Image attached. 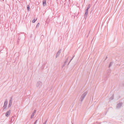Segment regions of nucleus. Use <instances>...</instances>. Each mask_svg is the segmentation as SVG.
<instances>
[{
  "label": "nucleus",
  "instance_id": "1",
  "mask_svg": "<svg viewBox=\"0 0 124 124\" xmlns=\"http://www.w3.org/2000/svg\"><path fill=\"white\" fill-rule=\"evenodd\" d=\"M111 71V70L110 69H108L107 70L106 75L104 77V78L105 79V80H106L109 77V76L110 73Z\"/></svg>",
  "mask_w": 124,
  "mask_h": 124
},
{
  "label": "nucleus",
  "instance_id": "2",
  "mask_svg": "<svg viewBox=\"0 0 124 124\" xmlns=\"http://www.w3.org/2000/svg\"><path fill=\"white\" fill-rule=\"evenodd\" d=\"M87 91H86L83 94L81 95L80 98V101L81 102L83 101L84 98L87 95Z\"/></svg>",
  "mask_w": 124,
  "mask_h": 124
},
{
  "label": "nucleus",
  "instance_id": "3",
  "mask_svg": "<svg viewBox=\"0 0 124 124\" xmlns=\"http://www.w3.org/2000/svg\"><path fill=\"white\" fill-rule=\"evenodd\" d=\"M42 85V82L40 81H38L37 84V87L39 89H40Z\"/></svg>",
  "mask_w": 124,
  "mask_h": 124
},
{
  "label": "nucleus",
  "instance_id": "4",
  "mask_svg": "<svg viewBox=\"0 0 124 124\" xmlns=\"http://www.w3.org/2000/svg\"><path fill=\"white\" fill-rule=\"evenodd\" d=\"M62 51V49H60L57 52V53L56 55V57L57 58V57H58L59 56V55L60 54L61 52Z\"/></svg>",
  "mask_w": 124,
  "mask_h": 124
},
{
  "label": "nucleus",
  "instance_id": "5",
  "mask_svg": "<svg viewBox=\"0 0 124 124\" xmlns=\"http://www.w3.org/2000/svg\"><path fill=\"white\" fill-rule=\"evenodd\" d=\"M122 105V104L121 103H119L116 106V108L117 109H119L121 107Z\"/></svg>",
  "mask_w": 124,
  "mask_h": 124
},
{
  "label": "nucleus",
  "instance_id": "6",
  "mask_svg": "<svg viewBox=\"0 0 124 124\" xmlns=\"http://www.w3.org/2000/svg\"><path fill=\"white\" fill-rule=\"evenodd\" d=\"M11 113V110H9V111L7 112L5 114V116H8L10 115Z\"/></svg>",
  "mask_w": 124,
  "mask_h": 124
},
{
  "label": "nucleus",
  "instance_id": "7",
  "mask_svg": "<svg viewBox=\"0 0 124 124\" xmlns=\"http://www.w3.org/2000/svg\"><path fill=\"white\" fill-rule=\"evenodd\" d=\"M43 5L44 7L46 5V0H43Z\"/></svg>",
  "mask_w": 124,
  "mask_h": 124
},
{
  "label": "nucleus",
  "instance_id": "8",
  "mask_svg": "<svg viewBox=\"0 0 124 124\" xmlns=\"http://www.w3.org/2000/svg\"><path fill=\"white\" fill-rule=\"evenodd\" d=\"M88 10L87 9H86V10H85V17L86 18L87 15L88 14Z\"/></svg>",
  "mask_w": 124,
  "mask_h": 124
},
{
  "label": "nucleus",
  "instance_id": "9",
  "mask_svg": "<svg viewBox=\"0 0 124 124\" xmlns=\"http://www.w3.org/2000/svg\"><path fill=\"white\" fill-rule=\"evenodd\" d=\"M7 105L6 104H4V106H3V108H4V109H5L7 107Z\"/></svg>",
  "mask_w": 124,
  "mask_h": 124
},
{
  "label": "nucleus",
  "instance_id": "10",
  "mask_svg": "<svg viewBox=\"0 0 124 124\" xmlns=\"http://www.w3.org/2000/svg\"><path fill=\"white\" fill-rule=\"evenodd\" d=\"M34 116V113H32L31 116V119H32V118Z\"/></svg>",
  "mask_w": 124,
  "mask_h": 124
},
{
  "label": "nucleus",
  "instance_id": "11",
  "mask_svg": "<svg viewBox=\"0 0 124 124\" xmlns=\"http://www.w3.org/2000/svg\"><path fill=\"white\" fill-rule=\"evenodd\" d=\"M113 64V62H111L109 64V65L108 67L109 68L112 65V64Z\"/></svg>",
  "mask_w": 124,
  "mask_h": 124
},
{
  "label": "nucleus",
  "instance_id": "12",
  "mask_svg": "<svg viewBox=\"0 0 124 124\" xmlns=\"http://www.w3.org/2000/svg\"><path fill=\"white\" fill-rule=\"evenodd\" d=\"M114 95H113L110 98V100H112L113 99V98H114Z\"/></svg>",
  "mask_w": 124,
  "mask_h": 124
},
{
  "label": "nucleus",
  "instance_id": "13",
  "mask_svg": "<svg viewBox=\"0 0 124 124\" xmlns=\"http://www.w3.org/2000/svg\"><path fill=\"white\" fill-rule=\"evenodd\" d=\"M90 7V4H89L88 5L86 9H87L88 10V9Z\"/></svg>",
  "mask_w": 124,
  "mask_h": 124
},
{
  "label": "nucleus",
  "instance_id": "14",
  "mask_svg": "<svg viewBox=\"0 0 124 124\" xmlns=\"http://www.w3.org/2000/svg\"><path fill=\"white\" fill-rule=\"evenodd\" d=\"M30 6L29 5H28L27 6V10L28 11H29L30 9Z\"/></svg>",
  "mask_w": 124,
  "mask_h": 124
},
{
  "label": "nucleus",
  "instance_id": "15",
  "mask_svg": "<svg viewBox=\"0 0 124 124\" xmlns=\"http://www.w3.org/2000/svg\"><path fill=\"white\" fill-rule=\"evenodd\" d=\"M44 38V36L43 35H42L40 37V39H42Z\"/></svg>",
  "mask_w": 124,
  "mask_h": 124
},
{
  "label": "nucleus",
  "instance_id": "16",
  "mask_svg": "<svg viewBox=\"0 0 124 124\" xmlns=\"http://www.w3.org/2000/svg\"><path fill=\"white\" fill-rule=\"evenodd\" d=\"M37 20V19H34L32 21V23H35V21H36Z\"/></svg>",
  "mask_w": 124,
  "mask_h": 124
},
{
  "label": "nucleus",
  "instance_id": "17",
  "mask_svg": "<svg viewBox=\"0 0 124 124\" xmlns=\"http://www.w3.org/2000/svg\"><path fill=\"white\" fill-rule=\"evenodd\" d=\"M6 104L7 105V100H5V102H4V104Z\"/></svg>",
  "mask_w": 124,
  "mask_h": 124
},
{
  "label": "nucleus",
  "instance_id": "18",
  "mask_svg": "<svg viewBox=\"0 0 124 124\" xmlns=\"http://www.w3.org/2000/svg\"><path fill=\"white\" fill-rule=\"evenodd\" d=\"M12 104V103H9V104L8 105V107H10L11 106Z\"/></svg>",
  "mask_w": 124,
  "mask_h": 124
},
{
  "label": "nucleus",
  "instance_id": "19",
  "mask_svg": "<svg viewBox=\"0 0 124 124\" xmlns=\"http://www.w3.org/2000/svg\"><path fill=\"white\" fill-rule=\"evenodd\" d=\"M39 25V23H38L37 24L36 26V28H37V27H38Z\"/></svg>",
  "mask_w": 124,
  "mask_h": 124
},
{
  "label": "nucleus",
  "instance_id": "20",
  "mask_svg": "<svg viewBox=\"0 0 124 124\" xmlns=\"http://www.w3.org/2000/svg\"><path fill=\"white\" fill-rule=\"evenodd\" d=\"M20 38L19 37L18 39V40L17 41V42H19V40H20Z\"/></svg>",
  "mask_w": 124,
  "mask_h": 124
},
{
  "label": "nucleus",
  "instance_id": "21",
  "mask_svg": "<svg viewBox=\"0 0 124 124\" xmlns=\"http://www.w3.org/2000/svg\"><path fill=\"white\" fill-rule=\"evenodd\" d=\"M68 58H67V60H66V61H65V63L63 65V66H64L65 65V63L67 62V60H68Z\"/></svg>",
  "mask_w": 124,
  "mask_h": 124
},
{
  "label": "nucleus",
  "instance_id": "22",
  "mask_svg": "<svg viewBox=\"0 0 124 124\" xmlns=\"http://www.w3.org/2000/svg\"><path fill=\"white\" fill-rule=\"evenodd\" d=\"M38 120H37L35 121V122H34V123L33 124H36V123H37V121H38Z\"/></svg>",
  "mask_w": 124,
  "mask_h": 124
},
{
  "label": "nucleus",
  "instance_id": "23",
  "mask_svg": "<svg viewBox=\"0 0 124 124\" xmlns=\"http://www.w3.org/2000/svg\"><path fill=\"white\" fill-rule=\"evenodd\" d=\"M73 57H72V58L70 60V61H69V63H68V65H69V63H70V62L73 59Z\"/></svg>",
  "mask_w": 124,
  "mask_h": 124
},
{
  "label": "nucleus",
  "instance_id": "24",
  "mask_svg": "<svg viewBox=\"0 0 124 124\" xmlns=\"http://www.w3.org/2000/svg\"><path fill=\"white\" fill-rule=\"evenodd\" d=\"M47 120L46 121H45L44 123L43 124H46V122L47 121Z\"/></svg>",
  "mask_w": 124,
  "mask_h": 124
},
{
  "label": "nucleus",
  "instance_id": "25",
  "mask_svg": "<svg viewBox=\"0 0 124 124\" xmlns=\"http://www.w3.org/2000/svg\"><path fill=\"white\" fill-rule=\"evenodd\" d=\"M12 97H11L10 98V101H12Z\"/></svg>",
  "mask_w": 124,
  "mask_h": 124
},
{
  "label": "nucleus",
  "instance_id": "26",
  "mask_svg": "<svg viewBox=\"0 0 124 124\" xmlns=\"http://www.w3.org/2000/svg\"><path fill=\"white\" fill-rule=\"evenodd\" d=\"M36 112V110H35L34 111H33V113H34H34H35Z\"/></svg>",
  "mask_w": 124,
  "mask_h": 124
},
{
  "label": "nucleus",
  "instance_id": "27",
  "mask_svg": "<svg viewBox=\"0 0 124 124\" xmlns=\"http://www.w3.org/2000/svg\"><path fill=\"white\" fill-rule=\"evenodd\" d=\"M9 103L12 104V101H10Z\"/></svg>",
  "mask_w": 124,
  "mask_h": 124
},
{
  "label": "nucleus",
  "instance_id": "28",
  "mask_svg": "<svg viewBox=\"0 0 124 124\" xmlns=\"http://www.w3.org/2000/svg\"><path fill=\"white\" fill-rule=\"evenodd\" d=\"M74 56H75V55H74V56H73V58H74Z\"/></svg>",
  "mask_w": 124,
  "mask_h": 124
},
{
  "label": "nucleus",
  "instance_id": "29",
  "mask_svg": "<svg viewBox=\"0 0 124 124\" xmlns=\"http://www.w3.org/2000/svg\"><path fill=\"white\" fill-rule=\"evenodd\" d=\"M107 57H106V58L105 59H107Z\"/></svg>",
  "mask_w": 124,
  "mask_h": 124
},
{
  "label": "nucleus",
  "instance_id": "30",
  "mask_svg": "<svg viewBox=\"0 0 124 124\" xmlns=\"http://www.w3.org/2000/svg\"><path fill=\"white\" fill-rule=\"evenodd\" d=\"M71 124H74L73 123H72Z\"/></svg>",
  "mask_w": 124,
  "mask_h": 124
}]
</instances>
